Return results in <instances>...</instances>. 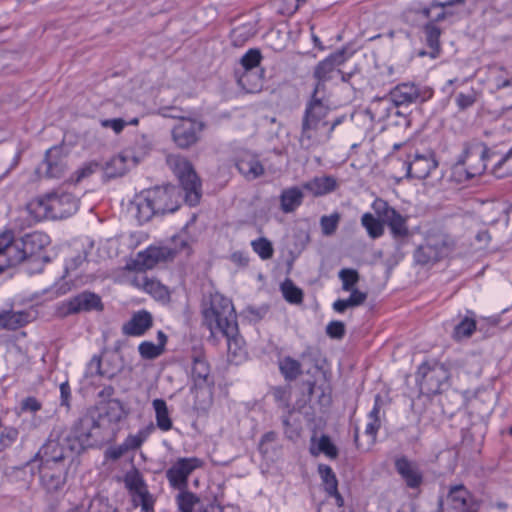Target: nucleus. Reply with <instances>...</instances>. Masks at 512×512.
I'll return each mask as SVG.
<instances>
[{"instance_id":"obj_1","label":"nucleus","mask_w":512,"mask_h":512,"mask_svg":"<svg viewBox=\"0 0 512 512\" xmlns=\"http://www.w3.org/2000/svg\"><path fill=\"white\" fill-rule=\"evenodd\" d=\"M203 318L211 334L221 333L227 338L228 353L233 361L239 362L245 358L246 352L242 339L237 336L236 316L230 299L219 293L212 294L209 304L203 309Z\"/></svg>"},{"instance_id":"obj_2","label":"nucleus","mask_w":512,"mask_h":512,"mask_svg":"<svg viewBox=\"0 0 512 512\" xmlns=\"http://www.w3.org/2000/svg\"><path fill=\"white\" fill-rule=\"evenodd\" d=\"M181 190L174 185L157 186L137 193L129 205L130 213L139 223H145L156 215L173 213L180 207Z\"/></svg>"},{"instance_id":"obj_3","label":"nucleus","mask_w":512,"mask_h":512,"mask_svg":"<svg viewBox=\"0 0 512 512\" xmlns=\"http://www.w3.org/2000/svg\"><path fill=\"white\" fill-rule=\"evenodd\" d=\"M329 110L323 97H311L304 112L299 136V143L303 149L310 150L329 141L332 132L341 123L340 118L333 121L326 119Z\"/></svg>"},{"instance_id":"obj_4","label":"nucleus","mask_w":512,"mask_h":512,"mask_svg":"<svg viewBox=\"0 0 512 512\" xmlns=\"http://www.w3.org/2000/svg\"><path fill=\"white\" fill-rule=\"evenodd\" d=\"M79 207V200L72 193L56 190L31 200L27 209L37 220L63 219L74 214Z\"/></svg>"},{"instance_id":"obj_5","label":"nucleus","mask_w":512,"mask_h":512,"mask_svg":"<svg viewBox=\"0 0 512 512\" xmlns=\"http://www.w3.org/2000/svg\"><path fill=\"white\" fill-rule=\"evenodd\" d=\"M76 453V445L71 443V437L51 436L28 465L33 468L37 462H41L69 468Z\"/></svg>"},{"instance_id":"obj_6","label":"nucleus","mask_w":512,"mask_h":512,"mask_svg":"<svg viewBox=\"0 0 512 512\" xmlns=\"http://www.w3.org/2000/svg\"><path fill=\"white\" fill-rule=\"evenodd\" d=\"M168 163L185 191V201L190 206L197 205L201 197V184L191 163L180 156L170 157Z\"/></svg>"},{"instance_id":"obj_7","label":"nucleus","mask_w":512,"mask_h":512,"mask_svg":"<svg viewBox=\"0 0 512 512\" xmlns=\"http://www.w3.org/2000/svg\"><path fill=\"white\" fill-rule=\"evenodd\" d=\"M488 148L482 142L466 144L463 154L455 165V173H465V178L470 179L480 176L486 169Z\"/></svg>"},{"instance_id":"obj_8","label":"nucleus","mask_w":512,"mask_h":512,"mask_svg":"<svg viewBox=\"0 0 512 512\" xmlns=\"http://www.w3.org/2000/svg\"><path fill=\"white\" fill-rule=\"evenodd\" d=\"M453 247L452 239L444 233H429L425 243L418 247L414 257L420 264L435 263L447 256Z\"/></svg>"},{"instance_id":"obj_9","label":"nucleus","mask_w":512,"mask_h":512,"mask_svg":"<svg viewBox=\"0 0 512 512\" xmlns=\"http://www.w3.org/2000/svg\"><path fill=\"white\" fill-rule=\"evenodd\" d=\"M204 466V461L198 457L178 458L166 471V478L174 489L185 490L189 476Z\"/></svg>"},{"instance_id":"obj_10","label":"nucleus","mask_w":512,"mask_h":512,"mask_svg":"<svg viewBox=\"0 0 512 512\" xmlns=\"http://www.w3.org/2000/svg\"><path fill=\"white\" fill-rule=\"evenodd\" d=\"M130 272L127 274V282L138 290H141L155 300L167 302L170 298L168 288L160 283L157 279L149 277L147 273L142 269L132 270L128 267Z\"/></svg>"},{"instance_id":"obj_11","label":"nucleus","mask_w":512,"mask_h":512,"mask_svg":"<svg viewBox=\"0 0 512 512\" xmlns=\"http://www.w3.org/2000/svg\"><path fill=\"white\" fill-rule=\"evenodd\" d=\"M22 247L27 254V265L30 272L41 271L44 261L42 250L49 243V238L46 234L34 232L26 235L20 240Z\"/></svg>"},{"instance_id":"obj_12","label":"nucleus","mask_w":512,"mask_h":512,"mask_svg":"<svg viewBox=\"0 0 512 512\" xmlns=\"http://www.w3.org/2000/svg\"><path fill=\"white\" fill-rule=\"evenodd\" d=\"M40 484L50 494L61 491L67 480L68 467L37 462Z\"/></svg>"},{"instance_id":"obj_13","label":"nucleus","mask_w":512,"mask_h":512,"mask_svg":"<svg viewBox=\"0 0 512 512\" xmlns=\"http://www.w3.org/2000/svg\"><path fill=\"white\" fill-rule=\"evenodd\" d=\"M99 428L100 425L93 416L84 415L75 422L70 433L65 437H71V443L76 445V451L79 452L91 445V440L96 437Z\"/></svg>"},{"instance_id":"obj_14","label":"nucleus","mask_w":512,"mask_h":512,"mask_svg":"<svg viewBox=\"0 0 512 512\" xmlns=\"http://www.w3.org/2000/svg\"><path fill=\"white\" fill-rule=\"evenodd\" d=\"M204 124L192 118H181L174 126L172 135L175 143L181 148L195 144Z\"/></svg>"},{"instance_id":"obj_15","label":"nucleus","mask_w":512,"mask_h":512,"mask_svg":"<svg viewBox=\"0 0 512 512\" xmlns=\"http://www.w3.org/2000/svg\"><path fill=\"white\" fill-rule=\"evenodd\" d=\"M343 63V54L335 53L319 62L314 70V77L317 80L312 96L320 97L324 91L325 82L331 80L335 74L340 73L337 69Z\"/></svg>"},{"instance_id":"obj_16","label":"nucleus","mask_w":512,"mask_h":512,"mask_svg":"<svg viewBox=\"0 0 512 512\" xmlns=\"http://www.w3.org/2000/svg\"><path fill=\"white\" fill-rule=\"evenodd\" d=\"M419 374L422 375L421 390L432 395L439 393L449 379V372L443 365H434L433 367L423 365L419 368Z\"/></svg>"},{"instance_id":"obj_17","label":"nucleus","mask_w":512,"mask_h":512,"mask_svg":"<svg viewBox=\"0 0 512 512\" xmlns=\"http://www.w3.org/2000/svg\"><path fill=\"white\" fill-rule=\"evenodd\" d=\"M446 501L457 512H478L479 503L463 484L449 487Z\"/></svg>"},{"instance_id":"obj_18","label":"nucleus","mask_w":512,"mask_h":512,"mask_svg":"<svg viewBox=\"0 0 512 512\" xmlns=\"http://www.w3.org/2000/svg\"><path fill=\"white\" fill-rule=\"evenodd\" d=\"M19 241H11L10 236L0 239V273L6 268L27 262V254Z\"/></svg>"},{"instance_id":"obj_19","label":"nucleus","mask_w":512,"mask_h":512,"mask_svg":"<svg viewBox=\"0 0 512 512\" xmlns=\"http://www.w3.org/2000/svg\"><path fill=\"white\" fill-rule=\"evenodd\" d=\"M66 168V157L62 153V149L52 147L47 150L45 159L39 167V172L44 174L46 178L59 179L65 174Z\"/></svg>"},{"instance_id":"obj_20","label":"nucleus","mask_w":512,"mask_h":512,"mask_svg":"<svg viewBox=\"0 0 512 512\" xmlns=\"http://www.w3.org/2000/svg\"><path fill=\"white\" fill-rule=\"evenodd\" d=\"M236 167L239 173L249 181L261 177L265 172L258 157L249 151L240 152L236 160Z\"/></svg>"},{"instance_id":"obj_21","label":"nucleus","mask_w":512,"mask_h":512,"mask_svg":"<svg viewBox=\"0 0 512 512\" xmlns=\"http://www.w3.org/2000/svg\"><path fill=\"white\" fill-rule=\"evenodd\" d=\"M390 100L396 107H407L417 103L421 97V91L414 83H401L394 87L390 93Z\"/></svg>"},{"instance_id":"obj_22","label":"nucleus","mask_w":512,"mask_h":512,"mask_svg":"<svg viewBox=\"0 0 512 512\" xmlns=\"http://www.w3.org/2000/svg\"><path fill=\"white\" fill-rule=\"evenodd\" d=\"M464 0H452L444 3H432L429 8H424L422 14L433 21H442L453 17L460 12Z\"/></svg>"},{"instance_id":"obj_23","label":"nucleus","mask_w":512,"mask_h":512,"mask_svg":"<svg viewBox=\"0 0 512 512\" xmlns=\"http://www.w3.org/2000/svg\"><path fill=\"white\" fill-rule=\"evenodd\" d=\"M66 313L73 314L83 311L102 310V302L98 295L91 292H83L65 304Z\"/></svg>"},{"instance_id":"obj_24","label":"nucleus","mask_w":512,"mask_h":512,"mask_svg":"<svg viewBox=\"0 0 512 512\" xmlns=\"http://www.w3.org/2000/svg\"><path fill=\"white\" fill-rule=\"evenodd\" d=\"M437 161L432 154L418 155L407 164V176L416 179H425L437 168Z\"/></svg>"},{"instance_id":"obj_25","label":"nucleus","mask_w":512,"mask_h":512,"mask_svg":"<svg viewBox=\"0 0 512 512\" xmlns=\"http://www.w3.org/2000/svg\"><path fill=\"white\" fill-rule=\"evenodd\" d=\"M395 468L408 487L417 488L422 483V474L417 464L410 461L407 457H397L395 459Z\"/></svg>"},{"instance_id":"obj_26","label":"nucleus","mask_w":512,"mask_h":512,"mask_svg":"<svg viewBox=\"0 0 512 512\" xmlns=\"http://www.w3.org/2000/svg\"><path fill=\"white\" fill-rule=\"evenodd\" d=\"M171 250L167 247L151 246L145 251L140 252L135 261L137 269H151L159 262L164 261L171 257Z\"/></svg>"},{"instance_id":"obj_27","label":"nucleus","mask_w":512,"mask_h":512,"mask_svg":"<svg viewBox=\"0 0 512 512\" xmlns=\"http://www.w3.org/2000/svg\"><path fill=\"white\" fill-rule=\"evenodd\" d=\"M338 187V180L331 175L314 177L303 184V188L315 197L332 193Z\"/></svg>"},{"instance_id":"obj_28","label":"nucleus","mask_w":512,"mask_h":512,"mask_svg":"<svg viewBox=\"0 0 512 512\" xmlns=\"http://www.w3.org/2000/svg\"><path fill=\"white\" fill-rule=\"evenodd\" d=\"M152 316L142 310L135 313L132 318L123 325V333L129 336H141L152 326Z\"/></svg>"},{"instance_id":"obj_29","label":"nucleus","mask_w":512,"mask_h":512,"mask_svg":"<svg viewBox=\"0 0 512 512\" xmlns=\"http://www.w3.org/2000/svg\"><path fill=\"white\" fill-rule=\"evenodd\" d=\"M135 166V164H131V158L128 156L126 151L123 150L121 153L113 156L109 161L106 162L104 173L108 178L121 177L129 169Z\"/></svg>"},{"instance_id":"obj_30","label":"nucleus","mask_w":512,"mask_h":512,"mask_svg":"<svg viewBox=\"0 0 512 512\" xmlns=\"http://www.w3.org/2000/svg\"><path fill=\"white\" fill-rule=\"evenodd\" d=\"M318 472L324 484L325 491L330 496L335 497L336 503L339 507L343 506L344 500L338 492V481L332 468L328 465L320 464L318 466Z\"/></svg>"},{"instance_id":"obj_31","label":"nucleus","mask_w":512,"mask_h":512,"mask_svg":"<svg viewBox=\"0 0 512 512\" xmlns=\"http://www.w3.org/2000/svg\"><path fill=\"white\" fill-rule=\"evenodd\" d=\"M303 198L304 194L299 187L286 188L280 194V208L284 213H292L302 204Z\"/></svg>"},{"instance_id":"obj_32","label":"nucleus","mask_w":512,"mask_h":512,"mask_svg":"<svg viewBox=\"0 0 512 512\" xmlns=\"http://www.w3.org/2000/svg\"><path fill=\"white\" fill-rule=\"evenodd\" d=\"M408 217L401 215L398 211L393 212L385 223L390 229L393 239L403 241L410 236V230L407 225Z\"/></svg>"},{"instance_id":"obj_33","label":"nucleus","mask_w":512,"mask_h":512,"mask_svg":"<svg viewBox=\"0 0 512 512\" xmlns=\"http://www.w3.org/2000/svg\"><path fill=\"white\" fill-rule=\"evenodd\" d=\"M152 141L149 137L142 135L135 139L134 143L125 149L131 158V164L137 165L151 150Z\"/></svg>"},{"instance_id":"obj_34","label":"nucleus","mask_w":512,"mask_h":512,"mask_svg":"<svg viewBox=\"0 0 512 512\" xmlns=\"http://www.w3.org/2000/svg\"><path fill=\"white\" fill-rule=\"evenodd\" d=\"M152 406L155 411L157 427L163 432L171 430L173 427V421L170 417L167 403L163 399L157 398L152 401Z\"/></svg>"},{"instance_id":"obj_35","label":"nucleus","mask_w":512,"mask_h":512,"mask_svg":"<svg viewBox=\"0 0 512 512\" xmlns=\"http://www.w3.org/2000/svg\"><path fill=\"white\" fill-rule=\"evenodd\" d=\"M29 320L30 315L24 311L0 314V326L9 330H16L28 323Z\"/></svg>"},{"instance_id":"obj_36","label":"nucleus","mask_w":512,"mask_h":512,"mask_svg":"<svg viewBox=\"0 0 512 512\" xmlns=\"http://www.w3.org/2000/svg\"><path fill=\"white\" fill-rule=\"evenodd\" d=\"M393 103L390 100V95L384 98H378L372 101L369 107V113L373 120L383 121L390 116Z\"/></svg>"},{"instance_id":"obj_37","label":"nucleus","mask_w":512,"mask_h":512,"mask_svg":"<svg viewBox=\"0 0 512 512\" xmlns=\"http://www.w3.org/2000/svg\"><path fill=\"white\" fill-rule=\"evenodd\" d=\"M237 81L247 93H256L262 88V77L255 71H244L238 76Z\"/></svg>"},{"instance_id":"obj_38","label":"nucleus","mask_w":512,"mask_h":512,"mask_svg":"<svg viewBox=\"0 0 512 512\" xmlns=\"http://www.w3.org/2000/svg\"><path fill=\"white\" fill-rule=\"evenodd\" d=\"M127 415L123 404L117 399H111L106 403L105 411L101 416L110 423L117 424L122 421Z\"/></svg>"},{"instance_id":"obj_39","label":"nucleus","mask_w":512,"mask_h":512,"mask_svg":"<svg viewBox=\"0 0 512 512\" xmlns=\"http://www.w3.org/2000/svg\"><path fill=\"white\" fill-rule=\"evenodd\" d=\"M384 223L385 222L368 212L364 213L361 217V225L372 239H377L384 234Z\"/></svg>"},{"instance_id":"obj_40","label":"nucleus","mask_w":512,"mask_h":512,"mask_svg":"<svg viewBox=\"0 0 512 512\" xmlns=\"http://www.w3.org/2000/svg\"><path fill=\"white\" fill-rule=\"evenodd\" d=\"M210 367L207 361L202 357H196L192 366V378L196 386L202 387L208 383Z\"/></svg>"},{"instance_id":"obj_41","label":"nucleus","mask_w":512,"mask_h":512,"mask_svg":"<svg viewBox=\"0 0 512 512\" xmlns=\"http://www.w3.org/2000/svg\"><path fill=\"white\" fill-rule=\"evenodd\" d=\"M279 369L284 378L290 381L295 380L302 373L301 363L290 356L280 359Z\"/></svg>"},{"instance_id":"obj_42","label":"nucleus","mask_w":512,"mask_h":512,"mask_svg":"<svg viewBox=\"0 0 512 512\" xmlns=\"http://www.w3.org/2000/svg\"><path fill=\"white\" fill-rule=\"evenodd\" d=\"M180 491L176 500L181 512H193L195 507H197L195 512H198L199 509L205 507L200 504L199 499L193 493L186 491V489Z\"/></svg>"},{"instance_id":"obj_43","label":"nucleus","mask_w":512,"mask_h":512,"mask_svg":"<svg viewBox=\"0 0 512 512\" xmlns=\"http://www.w3.org/2000/svg\"><path fill=\"white\" fill-rule=\"evenodd\" d=\"M492 172L497 178L512 176V148L494 165Z\"/></svg>"},{"instance_id":"obj_44","label":"nucleus","mask_w":512,"mask_h":512,"mask_svg":"<svg viewBox=\"0 0 512 512\" xmlns=\"http://www.w3.org/2000/svg\"><path fill=\"white\" fill-rule=\"evenodd\" d=\"M281 291L283 293L284 298L294 304H299L302 302L303 293L300 288L294 285L291 280H285L281 285Z\"/></svg>"},{"instance_id":"obj_45","label":"nucleus","mask_w":512,"mask_h":512,"mask_svg":"<svg viewBox=\"0 0 512 512\" xmlns=\"http://www.w3.org/2000/svg\"><path fill=\"white\" fill-rule=\"evenodd\" d=\"M341 216L338 212H334L330 215H324L320 219V227L323 235H333L339 225Z\"/></svg>"},{"instance_id":"obj_46","label":"nucleus","mask_w":512,"mask_h":512,"mask_svg":"<svg viewBox=\"0 0 512 512\" xmlns=\"http://www.w3.org/2000/svg\"><path fill=\"white\" fill-rule=\"evenodd\" d=\"M251 246L255 253H257L261 259L267 260L273 256L272 243L267 238H259L251 242Z\"/></svg>"},{"instance_id":"obj_47","label":"nucleus","mask_w":512,"mask_h":512,"mask_svg":"<svg viewBox=\"0 0 512 512\" xmlns=\"http://www.w3.org/2000/svg\"><path fill=\"white\" fill-rule=\"evenodd\" d=\"M124 481L126 487L133 493V496L147 489L142 477L137 471L127 473Z\"/></svg>"},{"instance_id":"obj_48","label":"nucleus","mask_w":512,"mask_h":512,"mask_svg":"<svg viewBox=\"0 0 512 512\" xmlns=\"http://www.w3.org/2000/svg\"><path fill=\"white\" fill-rule=\"evenodd\" d=\"M338 276L342 282V289L344 291L354 289V286L359 281V273L355 269L351 268L341 269Z\"/></svg>"},{"instance_id":"obj_49","label":"nucleus","mask_w":512,"mask_h":512,"mask_svg":"<svg viewBox=\"0 0 512 512\" xmlns=\"http://www.w3.org/2000/svg\"><path fill=\"white\" fill-rule=\"evenodd\" d=\"M261 59L260 50L250 49L241 57L240 64L244 71H253L260 64Z\"/></svg>"},{"instance_id":"obj_50","label":"nucleus","mask_w":512,"mask_h":512,"mask_svg":"<svg viewBox=\"0 0 512 512\" xmlns=\"http://www.w3.org/2000/svg\"><path fill=\"white\" fill-rule=\"evenodd\" d=\"M138 351L144 359H155L164 352V349L162 345L154 344L150 341H143L138 346Z\"/></svg>"},{"instance_id":"obj_51","label":"nucleus","mask_w":512,"mask_h":512,"mask_svg":"<svg viewBox=\"0 0 512 512\" xmlns=\"http://www.w3.org/2000/svg\"><path fill=\"white\" fill-rule=\"evenodd\" d=\"M476 329V323L473 319H463L454 329L453 336L457 340L468 338Z\"/></svg>"},{"instance_id":"obj_52","label":"nucleus","mask_w":512,"mask_h":512,"mask_svg":"<svg viewBox=\"0 0 512 512\" xmlns=\"http://www.w3.org/2000/svg\"><path fill=\"white\" fill-rule=\"evenodd\" d=\"M372 208L375 213L382 218L383 222L391 217L393 212L397 211L382 199H376L372 204Z\"/></svg>"},{"instance_id":"obj_53","label":"nucleus","mask_w":512,"mask_h":512,"mask_svg":"<svg viewBox=\"0 0 512 512\" xmlns=\"http://www.w3.org/2000/svg\"><path fill=\"white\" fill-rule=\"evenodd\" d=\"M318 452L324 453L329 458H336L338 450L327 435H322L318 440Z\"/></svg>"},{"instance_id":"obj_54","label":"nucleus","mask_w":512,"mask_h":512,"mask_svg":"<svg viewBox=\"0 0 512 512\" xmlns=\"http://www.w3.org/2000/svg\"><path fill=\"white\" fill-rule=\"evenodd\" d=\"M18 437V430L13 427H5L0 433V451L10 447Z\"/></svg>"},{"instance_id":"obj_55","label":"nucleus","mask_w":512,"mask_h":512,"mask_svg":"<svg viewBox=\"0 0 512 512\" xmlns=\"http://www.w3.org/2000/svg\"><path fill=\"white\" fill-rule=\"evenodd\" d=\"M440 33V29L436 27L434 24L429 23L425 26L427 43L429 47L435 51L439 50Z\"/></svg>"},{"instance_id":"obj_56","label":"nucleus","mask_w":512,"mask_h":512,"mask_svg":"<svg viewBox=\"0 0 512 512\" xmlns=\"http://www.w3.org/2000/svg\"><path fill=\"white\" fill-rule=\"evenodd\" d=\"M133 501L136 505H140L142 511L150 512L153 509L154 500L152 496L149 494L147 489L142 493L133 496Z\"/></svg>"},{"instance_id":"obj_57","label":"nucleus","mask_w":512,"mask_h":512,"mask_svg":"<svg viewBox=\"0 0 512 512\" xmlns=\"http://www.w3.org/2000/svg\"><path fill=\"white\" fill-rule=\"evenodd\" d=\"M99 164L95 161L87 162L83 164L76 172H75V182H80L84 178L89 177L93 173L97 171Z\"/></svg>"},{"instance_id":"obj_58","label":"nucleus","mask_w":512,"mask_h":512,"mask_svg":"<svg viewBox=\"0 0 512 512\" xmlns=\"http://www.w3.org/2000/svg\"><path fill=\"white\" fill-rule=\"evenodd\" d=\"M326 333L334 339H342L345 335V324L342 321H331L326 327Z\"/></svg>"},{"instance_id":"obj_59","label":"nucleus","mask_w":512,"mask_h":512,"mask_svg":"<svg viewBox=\"0 0 512 512\" xmlns=\"http://www.w3.org/2000/svg\"><path fill=\"white\" fill-rule=\"evenodd\" d=\"M272 395L280 407L289 409L290 393L287 389L276 387L272 390Z\"/></svg>"},{"instance_id":"obj_60","label":"nucleus","mask_w":512,"mask_h":512,"mask_svg":"<svg viewBox=\"0 0 512 512\" xmlns=\"http://www.w3.org/2000/svg\"><path fill=\"white\" fill-rule=\"evenodd\" d=\"M126 125L127 122L121 118L105 119L101 121L102 127L111 128L116 134L121 133Z\"/></svg>"},{"instance_id":"obj_61","label":"nucleus","mask_w":512,"mask_h":512,"mask_svg":"<svg viewBox=\"0 0 512 512\" xmlns=\"http://www.w3.org/2000/svg\"><path fill=\"white\" fill-rule=\"evenodd\" d=\"M475 100H476V97H475V94L473 92H470V93H467V94L460 93L456 97V102H457L458 106L461 109H465V108L470 107L471 105H473Z\"/></svg>"},{"instance_id":"obj_62","label":"nucleus","mask_w":512,"mask_h":512,"mask_svg":"<svg viewBox=\"0 0 512 512\" xmlns=\"http://www.w3.org/2000/svg\"><path fill=\"white\" fill-rule=\"evenodd\" d=\"M349 292H351V294L348 299L354 307L363 304L367 298V294L359 291L358 289L354 288V289L350 290Z\"/></svg>"},{"instance_id":"obj_63","label":"nucleus","mask_w":512,"mask_h":512,"mask_svg":"<svg viewBox=\"0 0 512 512\" xmlns=\"http://www.w3.org/2000/svg\"><path fill=\"white\" fill-rule=\"evenodd\" d=\"M379 428H380V420L379 419L374 418L372 420H369V422L367 423L366 428H365V433L368 436H370L372 442L375 441V438H376Z\"/></svg>"},{"instance_id":"obj_64","label":"nucleus","mask_w":512,"mask_h":512,"mask_svg":"<svg viewBox=\"0 0 512 512\" xmlns=\"http://www.w3.org/2000/svg\"><path fill=\"white\" fill-rule=\"evenodd\" d=\"M41 404L33 397H28L22 402V409L32 412L40 410Z\"/></svg>"}]
</instances>
